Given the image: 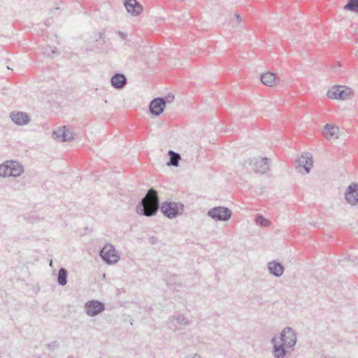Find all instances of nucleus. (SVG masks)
Masks as SVG:
<instances>
[{"mask_svg":"<svg viewBox=\"0 0 358 358\" xmlns=\"http://www.w3.org/2000/svg\"><path fill=\"white\" fill-rule=\"evenodd\" d=\"M255 220L259 226L268 227L270 225V222L261 214L257 215Z\"/></svg>","mask_w":358,"mask_h":358,"instance_id":"24","label":"nucleus"},{"mask_svg":"<svg viewBox=\"0 0 358 358\" xmlns=\"http://www.w3.org/2000/svg\"><path fill=\"white\" fill-rule=\"evenodd\" d=\"M57 346H58L57 342L55 341L52 343L47 345L46 347H48L49 349L53 350L55 348H57Z\"/></svg>","mask_w":358,"mask_h":358,"instance_id":"30","label":"nucleus"},{"mask_svg":"<svg viewBox=\"0 0 358 358\" xmlns=\"http://www.w3.org/2000/svg\"><path fill=\"white\" fill-rule=\"evenodd\" d=\"M52 137L56 141L60 142H66L73 138V134L66 129V127L58 128L52 133Z\"/></svg>","mask_w":358,"mask_h":358,"instance_id":"14","label":"nucleus"},{"mask_svg":"<svg viewBox=\"0 0 358 358\" xmlns=\"http://www.w3.org/2000/svg\"><path fill=\"white\" fill-rule=\"evenodd\" d=\"M165 107L163 99L161 97H157L150 101L149 110L152 115L159 116L164 112Z\"/></svg>","mask_w":358,"mask_h":358,"instance_id":"13","label":"nucleus"},{"mask_svg":"<svg viewBox=\"0 0 358 358\" xmlns=\"http://www.w3.org/2000/svg\"><path fill=\"white\" fill-rule=\"evenodd\" d=\"M160 208L162 213L169 219L182 214L184 205L182 203L166 201L159 206V199L157 192L151 188L136 206V212L141 215L150 217L155 215Z\"/></svg>","mask_w":358,"mask_h":358,"instance_id":"1","label":"nucleus"},{"mask_svg":"<svg viewBox=\"0 0 358 358\" xmlns=\"http://www.w3.org/2000/svg\"><path fill=\"white\" fill-rule=\"evenodd\" d=\"M344 9L358 13V0H348Z\"/></svg>","mask_w":358,"mask_h":358,"instance_id":"23","label":"nucleus"},{"mask_svg":"<svg viewBox=\"0 0 358 358\" xmlns=\"http://www.w3.org/2000/svg\"><path fill=\"white\" fill-rule=\"evenodd\" d=\"M341 66L340 63L338 62L337 64H336V66H334V71L335 72H340V70H338L337 68Z\"/></svg>","mask_w":358,"mask_h":358,"instance_id":"33","label":"nucleus"},{"mask_svg":"<svg viewBox=\"0 0 358 358\" xmlns=\"http://www.w3.org/2000/svg\"><path fill=\"white\" fill-rule=\"evenodd\" d=\"M185 358H203L201 355L198 354L189 355L185 357Z\"/></svg>","mask_w":358,"mask_h":358,"instance_id":"31","label":"nucleus"},{"mask_svg":"<svg viewBox=\"0 0 358 358\" xmlns=\"http://www.w3.org/2000/svg\"><path fill=\"white\" fill-rule=\"evenodd\" d=\"M345 199L352 206L358 203V183L350 185L345 192Z\"/></svg>","mask_w":358,"mask_h":358,"instance_id":"10","label":"nucleus"},{"mask_svg":"<svg viewBox=\"0 0 358 358\" xmlns=\"http://www.w3.org/2000/svg\"><path fill=\"white\" fill-rule=\"evenodd\" d=\"M117 34L122 40H125L127 37V34L122 31H117Z\"/></svg>","mask_w":358,"mask_h":358,"instance_id":"28","label":"nucleus"},{"mask_svg":"<svg viewBox=\"0 0 358 358\" xmlns=\"http://www.w3.org/2000/svg\"><path fill=\"white\" fill-rule=\"evenodd\" d=\"M110 83L115 89L122 90L127 85V80L124 74L117 73L112 76Z\"/></svg>","mask_w":358,"mask_h":358,"instance_id":"17","label":"nucleus"},{"mask_svg":"<svg viewBox=\"0 0 358 358\" xmlns=\"http://www.w3.org/2000/svg\"><path fill=\"white\" fill-rule=\"evenodd\" d=\"M207 215L215 221L225 222L231 218L232 212L227 207L216 206L210 209L207 213Z\"/></svg>","mask_w":358,"mask_h":358,"instance_id":"4","label":"nucleus"},{"mask_svg":"<svg viewBox=\"0 0 358 358\" xmlns=\"http://www.w3.org/2000/svg\"><path fill=\"white\" fill-rule=\"evenodd\" d=\"M313 162L312 155L308 152L304 153L296 159V169L300 173L304 171L305 173H308L313 166Z\"/></svg>","mask_w":358,"mask_h":358,"instance_id":"8","label":"nucleus"},{"mask_svg":"<svg viewBox=\"0 0 358 358\" xmlns=\"http://www.w3.org/2000/svg\"><path fill=\"white\" fill-rule=\"evenodd\" d=\"M60 10L59 7H56L54 9H51L50 10V13H52V12H55V11H59Z\"/></svg>","mask_w":358,"mask_h":358,"instance_id":"34","label":"nucleus"},{"mask_svg":"<svg viewBox=\"0 0 358 358\" xmlns=\"http://www.w3.org/2000/svg\"><path fill=\"white\" fill-rule=\"evenodd\" d=\"M10 177H18L24 172L23 166L15 161H8Z\"/></svg>","mask_w":358,"mask_h":358,"instance_id":"18","label":"nucleus"},{"mask_svg":"<svg viewBox=\"0 0 358 358\" xmlns=\"http://www.w3.org/2000/svg\"><path fill=\"white\" fill-rule=\"evenodd\" d=\"M268 270L270 274L279 278L283 274L285 267L279 262L273 260L268 264Z\"/></svg>","mask_w":358,"mask_h":358,"instance_id":"16","label":"nucleus"},{"mask_svg":"<svg viewBox=\"0 0 358 358\" xmlns=\"http://www.w3.org/2000/svg\"><path fill=\"white\" fill-rule=\"evenodd\" d=\"M350 94V89H344L343 87H334L328 90L327 96L330 99H344Z\"/></svg>","mask_w":358,"mask_h":358,"instance_id":"15","label":"nucleus"},{"mask_svg":"<svg viewBox=\"0 0 358 358\" xmlns=\"http://www.w3.org/2000/svg\"><path fill=\"white\" fill-rule=\"evenodd\" d=\"M99 255L102 260L108 265L116 264L120 260L115 247L110 243H106L99 251Z\"/></svg>","mask_w":358,"mask_h":358,"instance_id":"2","label":"nucleus"},{"mask_svg":"<svg viewBox=\"0 0 358 358\" xmlns=\"http://www.w3.org/2000/svg\"><path fill=\"white\" fill-rule=\"evenodd\" d=\"M49 24L46 22L45 26L48 27Z\"/></svg>","mask_w":358,"mask_h":358,"instance_id":"37","label":"nucleus"},{"mask_svg":"<svg viewBox=\"0 0 358 358\" xmlns=\"http://www.w3.org/2000/svg\"><path fill=\"white\" fill-rule=\"evenodd\" d=\"M278 336L275 334L271 340V343L273 345L272 354L275 358H285L287 353L290 350H287L286 345L282 343H278L277 342Z\"/></svg>","mask_w":358,"mask_h":358,"instance_id":"9","label":"nucleus"},{"mask_svg":"<svg viewBox=\"0 0 358 358\" xmlns=\"http://www.w3.org/2000/svg\"><path fill=\"white\" fill-rule=\"evenodd\" d=\"M86 314L90 317H94L105 310L104 303L98 300H90L87 301L84 306Z\"/></svg>","mask_w":358,"mask_h":358,"instance_id":"6","label":"nucleus"},{"mask_svg":"<svg viewBox=\"0 0 358 358\" xmlns=\"http://www.w3.org/2000/svg\"><path fill=\"white\" fill-rule=\"evenodd\" d=\"M52 259H50V262H49V264H50V266H52Z\"/></svg>","mask_w":358,"mask_h":358,"instance_id":"35","label":"nucleus"},{"mask_svg":"<svg viewBox=\"0 0 358 358\" xmlns=\"http://www.w3.org/2000/svg\"><path fill=\"white\" fill-rule=\"evenodd\" d=\"M260 79L263 84L270 87L277 85L279 81V78L272 72L262 74Z\"/></svg>","mask_w":358,"mask_h":358,"instance_id":"19","label":"nucleus"},{"mask_svg":"<svg viewBox=\"0 0 358 358\" xmlns=\"http://www.w3.org/2000/svg\"><path fill=\"white\" fill-rule=\"evenodd\" d=\"M235 17L238 20V22H241L242 21V17H241V15L239 14L236 13L235 14Z\"/></svg>","mask_w":358,"mask_h":358,"instance_id":"32","label":"nucleus"},{"mask_svg":"<svg viewBox=\"0 0 358 358\" xmlns=\"http://www.w3.org/2000/svg\"><path fill=\"white\" fill-rule=\"evenodd\" d=\"M248 164L256 173H265L268 169V159L267 157H257L250 159Z\"/></svg>","mask_w":358,"mask_h":358,"instance_id":"7","label":"nucleus"},{"mask_svg":"<svg viewBox=\"0 0 358 358\" xmlns=\"http://www.w3.org/2000/svg\"><path fill=\"white\" fill-rule=\"evenodd\" d=\"M46 56L48 57H54L55 55H58V52L57 51L56 48H54L53 49L51 47H46Z\"/></svg>","mask_w":358,"mask_h":358,"instance_id":"26","label":"nucleus"},{"mask_svg":"<svg viewBox=\"0 0 358 358\" xmlns=\"http://www.w3.org/2000/svg\"><path fill=\"white\" fill-rule=\"evenodd\" d=\"M338 130L339 129L338 127L334 126L330 124H327L324 128L323 135L325 138L328 139L337 138Z\"/></svg>","mask_w":358,"mask_h":358,"instance_id":"20","label":"nucleus"},{"mask_svg":"<svg viewBox=\"0 0 358 358\" xmlns=\"http://www.w3.org/2000/svg\"><path fill=\"white\" fill-rule=\"evenodd\" d=\"M124 6L132 16H138L143 11V6L137 0H124Z\"/></svg>","mask_w":358,"mask_h":358,"instance_id":"12","label":"nucleus"},{"mask_svg":"<svg viewBox=\"0 0 358 358\" xmlns=\"http://www.w3.org/2000/svg\"><path fill=\"white\" fill-rule=\"evenodd\" d=\"M188 324L189 321L187 318L180 313L174 314L167 322L169 329L175 331L183 329Z\"/></svg>","mask_w":358,"mask_h":358,"instance_id":"5","label":"nucleus"},{"mask_svg":"<svg viewBox=\"0 0 358 358\" xmlns=\"http://www.w3.org/2000/svg\"><path fill=\"white\" fill-rule=\"evenodd\" d=\"M161 98L163 99L164 106H166V103H170L174 100V95L169 94L165 96H161Z\"/></svg>","mask_w":358,"mask_h":358,"instance_id":"27","label":"nucleus"},{"mask_svg":"<svg viewBox=\"0 0 358 358\" xmlns=\"http://www.w3.org/2000/svg\"><path fill=\"white\" fill-rule=\"evenodd\" d=\"M169 160L167 162V166H178L179 164V161L181 159L180 155L178 152H176L173 150L169 151Z\"/></svg>","mask_w":358,"mask_h":358,"instance_id":"21","label":"nucleus"},{"mask_svg":"<svg viewBox=\"0 0 358 358\" xmlns=\"http://www.w3.org/2000/svg\"><path fill=\"white\" fill-rule=\"evenodd\" d=\"M357 41H358V38H357Z\"/></svg>","mask_w":358,"mask_h":358,"instance_id":"38","label":"nucleus"},{"mask_svg":"<svg viewBox=\"0 0 358 358\" xmlns=\"http://www.w3.org/2000/svg\"><path fill=\"white\" fill-rule=\"evenodd\" d=\"M10 118L17 125L23 126L29 123L31 119L28 114L22 111H13L10 114Z\"/></svg>","mask_w":358,"mask_h":358,"instance_id":"11","label":"nucleus"},{"mask_svg":"<svg viewBox=\"0 0 358 358\" xmlns=\"http://www.w3.org/2000/svg\"><path fill=\"white\" fill-rule=\"evenodd\" d=\"M349 259H350V261H355V259H351V258H350Z\"/></svg>","mask_w":358,"mask_h":358,"instance_id":"36","label":"nucleus"},{"mask_svg":"<svg viewBox=\"0 0 358 358\" xmlns=\"http://www.w3.org/2000/svg\"><path fill=\"white\" fill-rule=\"evenodd\" d=\"M105 36L104 31L99 32L98 34H95V38L97 41L98 39H103Z\"/></svg>","mask_w":358,"mask_h":358,"instance_id":"29","label":"nucleus"},{"mask_svg":"<svg viewBox=\"0 0 358 358\" xmlns=\"http://www.w3.org/2000/svg\"><path fill=\"white\" fill-rule=\"evenodd\" d=\"M279 339L287 350H293L296 343V334L292 327H287L280 334Z\"/></svg>","mask_w":358,"mask_h":358,"instance_id":"3","label":"nucleus"},{"mask_svg":"<svg viewBox=\"0 0 358 358\" xmlns=\"http://www.w3.org/2000/svg\"><path fill=\"white\" fill-rule=\"evenodd\" d=\"M68 272L64 268H61L59 270L57 275V282L60 286H64L67 283Z\"/></svg>","mask_w":358,"mask_h":358,"instance_id":"22","label":"nucleus"},{"mask_svg":"<svg viewBox=\"0 0 358 358\" xmlns=\"http://www.w3.org/2000/svg\"><path fill=\"white\" fill-rule=\"evenodd\" d=\"M8 161L0 165V177H10Z\"/></svg>","mask_w":358,"mask_h":358,"instance_id":"25","label":"nucleus"}]
</instances>
